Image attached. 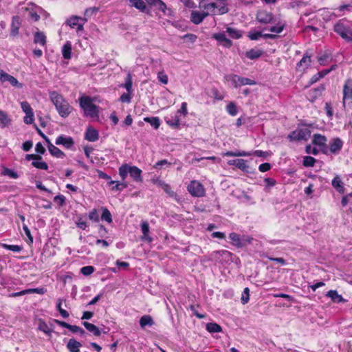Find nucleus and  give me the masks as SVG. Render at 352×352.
<instances>
[{
  "label": "nucleus",
  "mask_w": 352,
  "mask_h": 352,
  "mask_svg": "<svg viewBox=\"0 0 352 352\" xmlns=\"http://www.w3.org/2000/svg\"><path fill=\"white\" fill-rule=\"evenodd\" d=\"M226 32L228 33L229 36L232 38H239L241 36V34L239 31L234 28H227Z\"/></svg>",
  "instance_id": "ea45409f"
},
{
  "label": "nucleus",
  "mask_w": 352,
  "mask_h": 352,
  "mask_svg": "<svg viewBox=\"0 0 352 352\" xmlns=\"http://www.w3.org/2000/svg\"><path fill=\"white\" fill-rule=\"evenodd\" d=\"M157 184L160 186L169 196L173 197L175 195V193L171 190L170 186L165 184L164 182L160 181Z\"/></svg>",
  "instance_id": "c9c22d12"
},
{
  "label": "nucleus",
  "mask_w": 352,
  "mask_h": 352,
  "mask_svg": "<svg viewBox=\"0 0 352 352\" xmlns=\"http://www.w3.org/2000/svg\"><path fill=\"white\" fill-rule=\"evenodd\" d=\"M50 98L61 117L67 118L70 114L72 107L62 95L56 91H52L50 93Z\"/></svg>",
  "instance_id": "f257e3e1"
},
{
  "label": "nucleus",
  "mask_w": 352,
  "mask_h": 352,
  "mask_svg": "<svg viewBox=\"0 0 352 352\" xmlns=\"http://www.w3.org/2000/svg\"><path fill=\"white\" fill-rule=\"evenodd\" d=\"M213 37L226 47L232 45V41L226 38L225 33L215 34Z\"/></svg>",
  "instance_id": "aec40b11"
},
{
  "label": "nucleus",
  "mask_w": 352,
  "mask_h": 352,
  "mask_svg": "<svg viewBox=\"0 0 352 352\" xmlns=\"http://www.w3.org/2000/svg\"><path fill=\"white\" fill-rule=\"evenodd\" d=\"M226 110L232 116H236L238 113L237 107L234 102H230L226 107Z\"/></svg>",
  "instance_id": "58836bf2"
},
{
  "label": "nucleus",
  "mask_w": 352,
  "mask_h": 352,
  "mask_svg": "<svg viewBox=\"0 0 352 352\" xmlns=\"http://www.w3.org/2000/svg\"><path fill=\"white\" fill-rule=\"evenodd\" d=\"M32 166L38 169L47 170L48 166L45 162H38V160L33 161Z\"/></svg>",
  "instance_id": "a18cd8bd"
},
{
  "label": "nucleus",
  "mask_w": 352,
  "mask_h": 352,
  "mask_svg": "<svg viewBox=\"0 0 352 352\" xmlns=\"http://www.w3.org/2000/svg\"><path fill=\"white\" fill-rule=\"evenodd\" d=\"M1 246L7 250H11V251H13L15 252H19L22 250L21 246L16 245H7L5 243H2Z\"/></svg>",
  "instance_id": "37998d69"
},
{
  "label": "nucleus",
  "mask_w": 352,
  "mask_h": 352,
  "mask_svg": "<svg viewBox=\"0 0 352 352\" xmlns=\"http://www.w3.org/2000/svg\"><path fill=\"white\" fill-rule=\"evenodd\" d=\"M225 78L228 81H230L236 88L243 85H254L256 84V82L252 79L241 77L236 74H229L226 76Z\"/></svg>",
  "instance_id": "39448f33"
},
{
  "label": "nucleus",
  "mask_w": 352,
  "mask_h": 352,
  "mask_svg": "<svg viewBox=\"0 0 352 352\" xmlns=\"http://www.w3.org/2000/svg\"><path fill=\"white\" fill-rule=\"evenodd\" d=\"M56 144L63 145L66 148H69L74 144V141L72 138H65L63 135L58 136L56 140Z\"/></svg>",
  "instance_id": "f8f14e48"
},
{
  "label": "nucleus",
  "mask_w": 352,
  "mask_h": 352,
  "mask_svg": "<svg viewBox=\"0 0 352 352\" xmlns=\"http://www.w3.org/2000/svg\"><path fill=\"white\" fill-rule=\"evenodd\" d=\"M218 8V6L214 3H210L204 6V10H207L206 13H208V14L210 12L215 14L214 10H215V8Z\"/></svg>",
  "instance_id": "09e8293b"
},
{
  "label": "nucleus",
  "mask_w": 352,
  "mask_h": 352,
  "mask_svg": "<svg viewBox=\"0 0 352 352\" xmlns=\"http://www.w3.org/2000/svg\"><path fill=\"white\" fill-rule=\"evenodd\" d=\"M80 272L83 275L89 276L94 272V267L90 265L85 266L81 268Z\"/></svg>",
  "instance_id": "3c124183"
},
{
  "label": "nucleus",
  "mask_w": 352,
  "mask_h": 352,
  "mask_svg": "<svg viewBox=\"0 0 352 352\" xmlns=\"http://www.w3.org/2000/svg\"><path fill=\"white\" fill-rule=\"evenodd\" d=\"M234 164L235 166H236L238 168L248 172L249 166L246 164L245 160L243 159H237L234 160Z\"/></svg>",
  "instance_id": "f704fd0d"
},
{
  "label": "nucleus",
  "mask_w": 352,
  "mask_h": 352,
  "mask_svg": "<svg viewBox=\"0 0 352 352\" xmlns=\"http://www.w3.org/2000/svg\"><path fill=\"white\" fill-rule=\"evenodd\" d=\"M316 162L315 158L311 156H305L303 159V165L306 167H312Z\"/></svg>",
  "instance_id": "79ce46f5"
},
{
  "label": "nucleus",
  "mask_w": 352,
  "mask_h": 352,
  "mask_svg": "<svg viewBox=\"0 0 352 352\" xmlns=\"http://www.w3.org/2000/svg\"><path fill=\"white\" fill-rule=\"evenodd\" d=\"M98 132L92 127H89L85 133V139L90 142H95L98 139Z\"/></svg>",
  "instance_id": "f3484780"
},
{
  "label": "nucleus",
  "mask_w": 352,
  "mask_h": 352,
  "mask_svg": "<svg viewBox=\"0 0 352 352\" xmlns=\"http://www.w3.org/2000/svg\"><path fill=\"white\" fill-rule=\"evenodd\" d=\"M250 299V289L248 287H245L243 290V293L241 296V302L245 305L248 302Z\"/></svg>",
  "instance_id": "49530a36"
},
{
  "label": "nucleus",
  "mask_w": 352,
  "mask_h": 352,
  "mask_svg": "<svg viewBox=\"0 0 352 352\" xmlns=\"http://www.w3.org/2000/svg\"><path fill=\"white\" fill-rule=\"evenodd\" d=\"M206 329L210 333H218L222 331L221 327L214 322H210L206 324Z\"/></svg>",
  "instance_id": "c756f323"
},
{
  "label": "nucleus",
  "mask_w": 352,
  "mask_h": 352,
  "mask_svg": "<svg viewBox=\"0 0 352 352\" xmlns=\"http://www.w3.org/2000/svg\"><path fill=\"white\" fill-rule=\"evenodd\" d=\"M334 31L346 41H352V29L346 25L343 20H340L333 27Z\"/></svg>",
  "instance_id": "20e7f679"
},
{
  "label": "nucleus",
  "mask_w": 352,
  "mask_h": 352,
  "mask_svg": "<svg viewBox=\"0 0 352 352\" xmlns=\"http://www.w3.org/2000/svg\"><path fill=\"white\" fill-rule=\"evenodd\" d=\"M285 28V24L278 23L277 25L272 26L270 28V32L279 34Z\"/></svg>",
  "instance_id": "de8ad7c7"
},
{
  "label": "nucleus",
  "mask_w": 352,
  "mask_h": 352,
  "mask_svg": "<svg viewBox=\"0 0 352 352\" xmlns=\"http://www.w3.org/2000/svg\"><path fill=\"white\" fill-rule=\"evenodd\" d=\"M256 19L261 23H270L274 21V16L271 12L265 10L258 12Z\"/></svg>",
  "instance_id": "1a4fd4ad"
},
{
  "label": "nucleus",
  "mask_w": 352,
  "mask_h": 352,
  "mask_svg": "<svg viewBox=\"0 0 352 352\" xmlns=\"http://www.w3.org/2000/svg\"><path fill=\"white\" fill-rule=\"evenodd\" d=\"M80 20L82 22L85 23L87 21L86 18H80L76 16H73L69 19L67 20V23L72 28H74V26L77 25L78 23V21Z\"/></svg>",
  "instance_id": "473e14b6"
},
{
  "label": "nucleus",
  "mask_w": 352,
  "mask_h": 352,
  "mask_svg": "<svg viewBox=\"0 0 352 352\" xmlns=\"http://www.w3.org/2000/svg\"><path fill=\"white\" fill-rule=\"evenodd\" d=\"M154 322L151 316L148 315L143 316L140 320V324L141 327H144L146 325L152 326Z\"/></svg>",
  "instance_id": "7c9ffc66"
},
{
  "label": "nucleus",
  "mask_w": 352,
  "mask_h": 352,
  "mask_svg": "<svg viewBox=\"0 0 352 352\" xmlns=\"http://www.w3.org/2000/svg\"><path fill=\"white\" fill-rule=\"evenodd\" d=\"M327 142V138L320 134H315L314 135L313 143L314 144H317L319 146H322L325 144Z\"/></svg>",
  "instance_id": "72a5a7b5"
},
{
  "label": "nucleus",
  "mask_w": 352,
  "mask_h": 352,
  "mask_svg": "<svg viewBox=\"0 0 352 352\" xmlns=\"http://www.w3.org/2000/svg\"><path fill=\"white\" fill-rule=\"evenodd\" d=\"M208 15V13L198 12L193 11L191 13L190 19L191 21L195 24H199L202 22L203 19Z\"/></svg>",
  "instance_id": "2eb2a0df"
},
{
  "label": "nucleus",
  "mask_w": 352,
  "mask_h": 352,
  "mask_svg": "<svg viewBox=\"0 0 352 352\" xmlns=\"http://www.w3.org/2000/svg\"><path fill=\"white\" fill-rule=\"evenodd\" d=\"M326 296L331 298V299L335 302H341L345 301L342 296L338 294L336 290L329 291L327 293Z\"/></svg>",
  "instance_id": "5701e85b"
},
{
  "label": "nucleus",
  "mask_w": 352,
  "mask_h": 352,
  "mask_svg": "<svg viewBox=\"0 0 352 352\" xmlns=\"http://www.w3.org/2000/svg\"><path fill=\"white\" fill-rule=\"evenodd\" d=\"M0 80L2 82H10L12 86L18 87V88H22L23 85L17 80L16 78H15L14 76L6 73L4 71L1 70L0 71Z\"/></svg>",
  "instance_id": "6e6552de"
},
{
  "label": "nucleus",
  "mask_w": 352,
  "mask_h": 352,
  "mask_svg": "<svg viewBox=\"0 0 352 352\" xmlns=\"http://www.w3.org/2000/svg\"><path fill=\"white\" fill-rule=\"evenodd\" d=\"M311 135V131L308 129H300L294 131L288 135V138L291 141L307 140Z\"/></svg>",
  "instance_id": "0eeeda50"
},
{
  "label": "nucleus",
  "mask_w": 352,
  "mask_h": 352,
  "mask_svg": "<svg viewBox=\"0 0 352 352\" xmlns=\"http://www.w3.org/2000/svg\"><path fill=\"white\" fill-rule=\"evenodd\" d=\"M11 119L8 117V114L3 111L0 109V125L4 128L11 124Z\"/></svg>",
  "instance_id": "393cba45"
},
{
  "label": "nucleus",
  "mask_w": 352,
  "mask_h": 352,
  "mask_svg": "<svg viewBox=\"0 0 352 352\" xmlns=\"http://www.w3.org/2000/svg\"><path fill=\"white\" fill-rule=\"evenodd\" d=\"M311 63V58L309 56L305 55L302 58L298 63V69L304 70L308 67Z\"/></svg>",
  "instance_id": "cd10ccee"
},
{
  "label": "nucleus",
  "mask_w": 352,
  "mask_h": 352,
  "mask_svg": "<svg viewBox=\"0 0 352 352\" xmlns=\"http://www.w3.org/2000/svg\"><path fill=\"white\" fill-rule=\"evenodd\" d=\"M124 87L128 92H131L132 91V77L130 74L126 76Z\"/></svg>",
  "instance_id": "8fccbe9b"
},
{
  "label": "nucleus",
  "mask_w": 352,
  "mask_h": 352,
  "mask_svg": "<svg viewBox=\"0 0 352 352\" xmlns=\"http://www.w3.org/2000/svg\"><path fill=\"white\" fill-rule=\"evenodd\" d=\"M47 147L50 153L54 157L63 158L65 154L58 148L52 144L49 140H47Z\"/></svg>",
  "instance_id": "ddd939ff"
},
{
  "label": "nucleus",
  "mask_w": 352,
  "mask_h": 352,
  "mask_svg": "<svg viewBox=\"0 0 352 352\" xmlns=\"http://www.w3.org/2000/svg\"><path fill=\"white\" fill-rule=\"evenodd\" d=\"M270 168H271V165L269 163L261 164L258 167V169L261 172H266V171L269 170Z\"/></svg>",
  "instance_id": "774afa93"
},
{
  "label": "nucleus",
  "mask_w": 352,
  "mask_h": 352,
  "mask_svg": "<svg viewBox=\"0 0 352 352\" xmlns=\"http://www.w3.org/2000/svg\"><path fill=\"white\" fill-rule=\"evenodd\" d=\"M69 330L73 333H78L80 336H84L85 334V330L76 325L71 324Z\"/></svg>",
  "instance_id": "864d4df0"
},
{
  "label": "nucleus",
  "mask_w": 352,
  "mask_h": 352,
  "mask_svg": "<svg viewBox=\"0 0 352 352\" xmlns=\"http://www.w3.org/2000/svg\"><path fill=\"white\" fill-rule=\"evenodd\" d=\"M263 33L261 32L256 31H250L248 33V37L251 40H258L259 38L262 37Z\"/></svg>",
  "instance_id": "603ef678"
},
{
  "label": "nucleus",
  "mask_w": 352,
  "mask_h": 352,
  "mask_svg": "<svg viewBox=\"0 0 352 352\" xmlns=\"http://www.w3.org/2000/svg\"><path fill=\"white\" fill-rule=\"evenodd\" d=\"M89 218L96 222L99 221V216L96 209L92 210L89 214Z\"/></svg>",
  "instance_id": "bf43d9fd"
},
{
  "label": "nucleus",
  "mask_w": 352,
  "mask_h": 352,
  "mask_svg": "<svg viewBox=\"0 0 352 352\" xmlns=\"http://www.w3.org/2000/svg\"><path fill=\"white\" fill-rule=\"evenodd\" d=\"M82 324L87 329V330L92 333L94 336H99L101 334L100 330L94 324L89 323L88 322H84Z\"/></svg>",
  "instance_id": "a878e982"
},
{
  "label": "nucleus",
  "mask_w": 352,
  "mask_h": 352,
  "mask_svg": "<svg viewBox=\"0 0 352 352\" xmlns=\"http://www.w3.org/2000/svg\"><path fill=\"white\" fill-rule=\"evenodd\" d=\"M25 159L28 161L32 160L34 161H36V160H41L42 159V157L39 155L28 154L25 156Z\"/></svg>",
  "instance_id": "0e129e2a"
},
{
  "label": "nucleus",
  "mask_w": 352,
  "mask_h": 352,
  "mask_svg": "<svg viewBox=\"0 0 352 352\" xmlns=\"http://www.w3.org/2000/svg\"><path fill=\"white\" fill-rule=\"evenodd\" d=\"M128 173L135 182H142V170L136 166H130L127 164L122 165L119 168V175L124 180L127 177Z\"/></svg>",
  "instance_id": "7ed1b4c3"
},
{
  "label": "nucleus",
  "mask_w": 352,
  "mask_h": 352,
  "mask_svg": "<svg viewBox=\"0 0 352 352\" xmlns=\"http://www.w3.org/2000/svg\"><path fill=\"white\" fill-rule=\"evenodd\" d=\"M62 54L65 59H70L72 54V45L69 42H67L63 47Z\"/></svg>",
  "instance_id": "c85d7f7f"
},
{
  "label": "nucleus",
  "mask_w": 352,
  "mask_h": 352,
  "mask_svg": "<svg viewBox=\"0 0 352 352\" xmlns=\"http://www.w3.org/2000/svg\"><path fill=\"white\" fill-rule=\"evenodd\" d=\"M252 153L249 152L245 151H236V152H232L228 151L225 153V155L228 157H242V156H250Z\"/></svg>",
  "instance_id": "e433bc0d"
},
{
  "label": "nucleus",
  "mask_w": 352,
  "mask_h": 352,
  "mask_svg": "<svg viewBox=\"0 0 352 352\" xmlns=\"http://www.w3.org/2000/svg\"><path fill=\"white\" fill-rule=\"evenodd\" d=\"M82 346L80 342L76 341L75 339H69L67 344V348L69 352H79V348Z\"/></svg>",
  "instance_id": "6ab92c4d"
},
{
  "label": "nucleus",
  "mask_w": 352,
  "mask_h": 352,
  "mask_svg": "<svg viewBox=\"0 0 352 352\" xmlns=\"http://www.w3.org/2000/svg\"><path fill=\"white\" fill-rule=\"evenodd\" d=\"M21 109L23 110V111L25 113V114H32V113L33 112V110L32 109V107H30V104L26 102V101H23L21 103Z\"/></svg>",
  "instance_id": "c03bdc74"
},
{
  "label": "nucleus",
  "mask_w": 352,
  "mask_h": 352,
  "mask_svg": "<svg viewBox=\"0 0 352 352\" xmlns=\"http://www.w3.org/2000/svg\"><path fill=\"white\" fill-rule=\"evenodd\" d=\"M187 188L189 193L193 197H202L205 195V188L204 186L197 181L194 180L190 182Z\"/></svg>",
  "instance_id": "423d86ee"
},
{
  "label": "nucleus",
  "mask_w": 352,
  "mask_h": 352,
  "mask_svg": "<svg viewBox=\"0 0 352 352\" xmlns=\"http://www.w3.org/2000/svg\"><path fill=\"white\" fill-rule=\"evenodd\" d=\"M54 202L57 203L60 206H63L65 204V197L62 195L56 196L54 198Z\"/></svg>",
  "instance_id": "13d9d810"
},
{
  "label": "nucleus",
  "mask_w": 352,
  "mask_h": 352,
  "mask_svg": "<svg viewBox=\"0 0 352 352\" xmlns=\"http://www.w3.org/2000/svg\"><path fill=\"white\" fill-rule=\"evenodd\" d=\"M330 54L327 52H325L324 54L318 56V60L320 65H324L325 63L329 59Z\"/></svg>",
  "instance_id": "4d7b16f0"
},
{
  "label": "nucleus",
  "mask_w": 352,
  "mask_h": 352,
  "mask_svg": "<svg viewBox=\"0 0 352 352\" xmlns=\"http://www.w3.org/2000/svg\"><path fill=\"white\" fill-rule=\"evenodd\" d=\"M343 100L344 101L346 98H352V80L348 79L343 88Z\"/></svg>",
  "instance_id": "dca6fc26"
},
{
  "label": "nucleus",
  "mask_w": 352,
  "mask_h": 352,
  "mask_svg": "<svg viewBox=\"0 0 352 352\" xmlns=\"http://www.w3.org/2000/svg\"><path fill=\"white\" fill-rule=\"evenodd\" d=\"M38 329L43 332H44L45 333H46L47 335H50L51 334V332H52V330L51 329L48 327V325L44 322L42 320H39V323H38Z\"/></svg>",
  "instance_id": "4c0bfd02"
},
{
  "label": "nucleus",
  "mask_w": 352,
  "mask_h": 352,
  "mask_svg": "<svg viewBox=\"0 0 352 352\" xmlns=\"http://www.w3.org/2000/svg\"><path fill=\"white\" fill-rule=\"evenodd\" d=\"M28 294L36 293L39 294H44L46 292V289L43 287L41 288H34V289H28Z\"/></svg>",
  "instance_id": "e2e57ef3"
},
{
  "label": "nucleus",
  "mask_w": 352,
  "mask_h": 352,
  "mask_svg": "<svg viewBox=\"0 0 352 352\" xmlns=\"http://www.w3.org/2000/svg\"><path fill=\"white\" fill-rule=\"evenodd\" d=\"M131 96L129 94H123L121 96H120V101L122 102H126V103H129L131 102Z\"/></svg>",
  "instance_id": "338daca9"
},
{
  "label": "nucleus",
  "mask_w": 352,
  "mask_h": 352,
  "mask_svg": "<svg viewBox=\"0 0 352 352\" xmlns=\"http://www.w3.org/2000/svg\"><path fill=\"white\" fill-rule=\"evenodd\" d=\"M80 107L84 110L86 116L93 118H98V107L92 102L89 96H82L79 98Z\"/></svg>",
  "instance_id": "f03ea898"
},
{
  "label": "nucleus",
  "mask_w": 352,
  "mask_h": 352,
  "mask_svg": "<svg viewBox=\"0 0 352 352\" xmlns=\"http://www.w3.org/2000/svg\"><path fill=\"white\" fill-rule=\"evenodd\" d=\"M253 241V238L248 235H242V243L243 248L246 246L248 244H250Z\"/></svg>",
  "instance_id": "052dcab7"
},
{
  "label": "nucleus",
  "mask_w": 352,
  "mask_h": 352,
  "mask_svg": "<svg viewBox=\"0 0 352 352\" xmlns=\"http://www.w3.org/2000/svg\"><path fill=\"white\" fill-rule=\"evenodd\" d=\"M98 11V8L96 7L88 8L85 12V17H90L92 14H95Z\"/></svg>",
  "instance_id": "680f3d73"
},
{
  "label": "nucleus",
  "mask_w": 352,
  "mask_h": 352,
  "mask_svg": "<svg viewBox=\"0 0 352 352\" xmlns=\"http://www.w3.org/2000/svg\"><path fill=\"white\" fill-rule=\"evenodd\" d=\"M129 2L131 7H135L141 12H144L146 10V4L142 0H127Z\"/></svg>",
  "instance_id": "b1692460"
},
{
  "label": "nucleus",
  "mask_w": 352,
  "mask_h": 352,
  "mask_svg": "<svg viewBox=\"0 0 352 352\" xmlns=\"http://www.w3.org/2000/svg\"><path fill=\"white\" fill-rule=\"evenodd\" d=\"M343 142L339 138H336L332 140L329 144V148L331 153H338L342 148Z\"/></svg>",
  "instance_id": "9b49d317"
},
{
  "label": "nucleus",
  "mask_w": 352,
  "mask_h": 352,
  "mask_svg": "<svg viewBox=\"0 0 352 352\" xmlns=\"http://www.w3.org/2000/svg\"><path fill=\"white\" fill-rule=\"evenodd\" d=\"M3 175H8L14 179H16L19 177L18 174L16 172H14V170H12L11 169L7 168L3 170Z\"/></svg>",
  "instance_id": "6e6d98bb"
},
{
  "label": "nucleus",
  "mask_w": 352,
  "mask_h": 352,
  "mask_svg": "<svg viewBox=\"0 0 352 352\" xmlns=\"http://www.w3.org/2000/svg\"><path fill=\"white\" fill-rule=\"evenodd\" d=\"M21 25V20L17 15L14 16L12 19L10 36L15 37L19 34V28Z\"/></svg>",
  "instance_id": "9d476101"
},
{
  "label": "nucleus",
  "mask_w": 352,
  "mask_h": 352,
  "mask_svg": "<svg viewBox=\"0 0 352 352\" xmlns=\"http://www.w3.org/2000/svg\"><path fill=\"white\" fill-rule=\"evenodd\" d=\"M141 229L143 234V236H142V240L151 243L153 241V239L148 234L149 225L147 221H143L141 223Z\"/></svg>",
  "instance_id": "4468645a"
},
{
  "label": "nucleus",
  "mask_w": 352,
  "mask_h": 352,
  "mask_svg": "<svg viewBox=\"0 0 352 352\" xmlns=\"http://www.w3.org/2000/svg\"><path fill=\"white\" fill-rule=\"evenodd\" d=\"M331 184L337 190V191L339 192L340 193L344 192V188L342 185L341 179L338 175L336 176L333 179Z\"/></svg>",
  "instance_id": "4be33fe9"
},
{
  "label": "nucleus",
  "mask_w": 352,
  "mask_h": 352,
  "mask_svg": "<svg viewBox=\"0 0 352 352\" xmlns=\"http://www.w3.org/2000/svg\"><path fill=\"white\" fill-rule=\"evenodd\" d=\"M157 78L160 82H162L164 85H166L168 83V76L166 74H164V72H160L157 74Z\"/></svg>",
  "instance_id": "5fc2aeb1"
},
{
  "label": "nucleus",
  "mask_w": 352,
  "mask_h": 352,
  "mask_svg": "<svg viewBox=\"0 0 352 352\" xmlns=\"http://www.w3.org/2000/svg\"><path fill=\"white\" fill-rule=\"evenodd\" d=\"M263 54V51L258 49H251L245 52V56L251 60L258 58Z\"/></svg>",
  "instance_id": "412c9836"
},
{
  "label": "nucleus",
  "mask_w": 352,
  "mask_h": 352,
  "mask_svg": "<svg viewBox=\"0 0 352 352\" xmlns=\"http://www.w3.org/2000/svg\"><path fill=\"white\" fill-rule=\"evenodd\" d=\"M127 187V184L124 182H117L115 186H113L112 190H122Z\"/></svg>",
  "instance_id": "69168bd1"
},
{
  "label": "nucleus",
  "mask_w": 352,
  "mask_h": 352,
  "mask_svg": "<svg viewBox=\"0 0 352 352\" xmlns=\"http://www.w3.org/2000/svg\"><path fill=\"white\" fill-rule=\"evenodd\" d=\"M229 238L232 241V244L234 246H236L238 248H243V243H242V236H240L239 234L232 232L229 234Z\"/></svg>",
  "instance_id": "a211bd4d"
},
{
  "label": "nucleus",
  "mask_w": 352,
  "mask_h": 352,
  "mask_svg": "<svg viewBox=\"0 0 352 352\" xmlns=\"http://www.w3.org/2000/svg\"><path fill=\"white\" fill-rule=\"evenodd\" d=\"M102 210H103V212H102V214L101 219L102 220L106 221L108 223H111L112 222V217H111V214L109 212V210L107 208H103Z\"/></svg>",
  "instance_id": "a19ab883"
},
{
  "label": "nucleus",
  "mask_w": 352,
  "mask_h": 352,
  "mask_svg": "<svg viewBox=\"0 0 352 352\" xmlns=\"http://www.w3.org/2000/svg\"><path fill=\"white\" fill-rule=\"evenodd\" d=\"M34 42L44 46L46 44V36L42 32H36L34 34Z\"/></svg>",
  "instance_id": "bb28decb"
},
{
  "label": "nucleus",
  "mask_w": 352,
  "mask_h": 352,
  "mask_svg": "<svg viewBox=\"0 0 352 352\" xmlns=\"http://www.w3.org/2000/svg\"><path fill=\"white\" fill-rule=\"evenodd\" d=\"M144 120L149 123L156 129H158L160 125V121L157 117H146L144 118Z\"/></svg>",
  "instance_id": "2f4dec72"
}]
</instances>
